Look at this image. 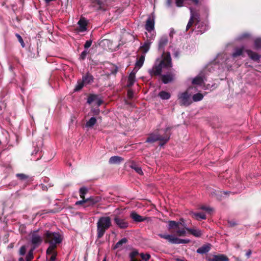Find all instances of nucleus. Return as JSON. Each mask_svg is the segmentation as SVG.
<instances>
[{"label":"nucleus","instance_id":"1","mask_svg":"<svg viewBox=\"0 0 261 261\" xmlns=\"http://www.w3.org/2000/svg\"><path fill=\"white\" fill-rule=\"evenodd\" d=\"M43 239L45 243L49 244L47 249V253L56 250L58 245L61 244L63 241L62 237L59 232H52L49 230L44 231Z\"/></svg>","mask_w":261,"mask_h":261},{"label":"nucleus","instance_id":"2","mask_svg":"<svg viewBox=\"0 0 261 261\" xmlns=\"http://www.w3.org/2000/svg\"><path fill=\"white\" fill-rule=\"evenodd\" d=\"M171 127H167L163 134L158 132L150 134L147 138L145 142L153 143L159 141V145L161 147L163 146L169 140L171 135Z\"/></svg>","mask_w":261,"mask_h":261},{"label":"nucleus","instance_id":"3","mask_svg":"<svg viewBox=\"0 0 261 261\" xmlns=\"http://www.w3.org/2000/svg\"><path fill=\"white\" fill-rule=\"evenodd\" d=\"M112 226L111 218L109 216L100 217L96 223L97 239H101L106 231Z\"/></svg>","mask_w":261,"mask_h":261},{"label":"nucleus","instance_id":"4","mask_svg":"<svg viewBox=\"0 0 261 261\" xmlns=\"http://www.w3.org/2000/svg\"><path fill=\"white\" fill-rule=\"evenodd\" d=\"M159 236L163 239L167 240L170 243L174 244H188L190 243V240L189 239H181L175 237L172 235L159 234Z\"/></svg>","mask_w":261,"mask_h":261},{"label":"nucleus","instance_id":"5","mask_svg":"<svg viewBox=\"0 0 261 261\" xmlns=\"http://www.w3.org/2000/svg\"><path fill=\"white\" fill-rule=\"evenodd\" d=\"M163 68L169 69L172 67V59L169 52L163 51L162 60L159 63Z\"/></svg>","mask_w":261,"mask_h":261},{"label":"nucleus","instance_id":"6","mask_svg":"<svg viewBox=\"0 0 261 261\" xmlns=\"http://www.w3.org/2000/svg\"><path fill=\"white\" fill-rule=\"evenodd\" d=\"M169 229H176L177 230L175 231L176 234L179 237H184L186 236V230L185 229H180L179 227V223L175 221H169L168 222Z\"/></svg>","mask_w":261,"mask_h":261},{"label":"nucleus","instance_id":"7","mask_svg":"<svg viewBox=\"0 0 261 261\" xmlns=\"http://www.w3.org/2000/svg\"><path fill=\"white\" fill-rule=\"evenodd\" d=\"M115 224L121 229H125L128 227V223L125 218L119 215H114Z\"/></svg>","mask_w":261,"mask_h":261},{"label":"nucleus","instance_id":"8","mask_svg":"<svg viewBox=\"0 0 261 261\" xmlns=\"http://www.w3.org/2000/svg\"><path fill=\"white\" fill-rule=\"evenodd\" d=\"M206 261H229V258L224 254H208L205 256Z\"/></svg>","mask_w":261,"mask_h":261},{"label":"nucleus","instance_id":"9","mask_svg":"<svg viewBox=\"0 0 261 261\" xmlns=\"http://www.w3.org/2000/svg\"><path fill=\"white\" fill-rule=\"evenodd\" d=\"M178 99H179V103L180 106H188L191 103L192 101L190 99V95L186 91L178 95Z\"/></svg>","mask_w":261,"mask_h":261},{"label":"nucleus","instance_id":"10","mask_svg":"<svg viewBox=\"0 0 261 261\" xmlns=\"http://www.w3.org/2000/svg\"><path fill=\"white\" fill-rule=\"evenodd\" d=\"M162 68H163L159 63L157 64L155 63L152 69H149L148 72L151 76L161 75L162 72Z\"/></svg>","mask_w":261,"mask_h":261},{"label":"nucleus","instance_id":"11","mask_svg":"<svg viewBox=\"0 0 261 261\" xmlns=\"http://www.w3.org/2000/svg\"><path fill=\"white\" fill-rule=\"evenodd\" d=\"M106 0H92L93 6L97 10H105Z\"/></svg>","mask_w":261,"mask_h":261},{"label":"nucleus","instance_id":"12","mask_svg":"<svg viewBox=\"0 0 261 261\" xmlns=\"http://www.w3.org/2000/svg\"><path fill=\"white\" fill-rule=\"evenodd\" d=\"M174 74L171 72L161 75L162 81L165 84L172 82L174 80Z\"/></svg>","mask_w":261,"mask_h":261},{"label":"nucleus","instance_id":"13","mask_svg":"<svg viewBox=\"0 0 261 261\" xmlns=\"http://www.w3.org/2000/svg\"><path fill=\"white\" fill-rule=\"evenodd\" d=\"M101 200V198L100 196H91L88 198H86L87 205L85 206L93 205L100 202Z\"/></svg>","mask_w":261,"mask_h":261},{"label":"nucleus","instance_id":"14","mask_svg":"<svg viewBox=\"0 0 261 261\" xmlns=\"http://www.w3.org/2000/svg\"><path fill=\"white\" fill-rule=\"evenodd\" d=\"M211 244L209 243L204 244L197 249L196 252L200 254H206L211 250Z\"/></svg>","mask_w":261,"mask_h":261},{"label":"nucleus","instance_id":"15","mask_svg":"<svg viewBox=\"0 0 261 261\" xmlns=\"http://www.w3.org/2000/svg\"><path fill=\"white\" fill-rule=\"evenodd\" d=\"M245 52L251 60L254 61L259 62L260 58V56L259 54L250 49H246Z\"/></svg>","mask_w":261,"mask_h":261},{"label":"nucleus","instance_id":"16","mask_svg":"<svg viewBox=\"0 0 261 261\" xmlns=\"http://www.w3.org/2000/svg\"><path fill=\"white\" fill-rule=\"evenodd\" d=\"M145 29L149 32H150L154 30V20L153 18L148 17L146 21L145 25Z\"/></svg>","mask_w":261,"mask_h":261},{"label":"nucleus","instance_id":"17","mask_svg":"<svg viewBox=\"0 0 261 261\" xmlns=\"http://www.w3.org/2000/svg\"><path fill=\"white\" fill-rule=\"evenodd\" d=\"M42 242V239L41 237L36 233V232H34L32 235L31 243L33 245L37 246L40 245Z\"/></svg>","mask_w":261,"mask_h":261},{"label":"nucleus","instance_id":"18","mask_svg":"<svg viewBox=\"0 0 261 261\" xmlns=\"http://www.w3.org/2000/svg\"><path fill=\"white\" fill-rule=\"evenodd\" d=\"M168 42V39L167 37L166 36H163L162 37L159 42V46L158 48L159 50L163 51H164V47L165 46L167 45V43Z\"/></svg>","mask_w":261,"mask_h":261},{"label":"nucleus","instance_id":"19","mask_svg":"<svg viewBox=\"0 0 261 261\" xmlns=\"http://www.w3.org/2000/svg\"><path fill=\"white\" fill-rule=\"evenodd\" d=\"M94 79L93 76L89 72L83 75L82 77V81L84 82L85 85L90 84L93 83Z\"/></svg>","mask_w":261,"mask_h":261},{"label":"nucleus","instance_id":"20","mask_svg":"<svg viewBox=\"0 0 261 261\" xmlns=\"http://www.w3.org/2000/svg\"><path fill=\"white\" fill-rule=\"evenodd\" d=\"M124 161V159L119 156H113L110 158L109 163L110 164H120Z\"/></svg>","mask_w":261,"mask_h":261},{"label":"nucleus","instance_id":"21","mask_svg":"<svg viewBox=\"0 0 261 261\" xmlns=\"http://www.w3.org/2000/svg\"><path fill=\"white\" fill-rule=\"evenodd\" d=\"M130 218L135 222H141L144 221L146 218H143L141 216L135 212H133L130 214Z\"/></svg>","mask_w":261,"mask_h":261},{"label":"nucleus","instance_id":"22","mask_svg":"<svg viewBox=\"0 0 261 261\" xmlns=\"http://www.w3.org/2000/svg\"><path fill=\"white\" fill-rule=\"evenodd\" d=\"M77 23L79 25V31L80 32H84L86 31L87 22L85 18H81Z\"/></svg>","mask_w":261,"mask_h":261},{"label":"nucleus","instance_id":"23","mask_svg":"<svg viewBox=\"0 0 261 261\" xmlns=\"http://www.w3.org/2000/svg\"><path fill=\"white\" fill-rule=\"evenodd\" d=\"M191 17L190 19H192L195 22V24L196 25L199 21V15L198 13L193 11L190 8Z\"/></svg>","mask_w":261,"mask_h":261},{"label":"nucleus","instance_id":"24","mask_svg":"<svg viewBox=\"0 0 261 261\" xmlns=\"http://www.w3.org/2000/svg\"><path fill=\"white\" fill-rule=\"evenodd\" d=\"M17 178L22 182H29L31 180V178L29 175L23 173H17L16 175Z\"/></svg>","mask_w":261,"mask_h":261},{"label":"nucleus","instance_id":"25","mask_svg":"<svg viewBox=\"0 0 261 261\" xmlns=\"http://www.w3.org/2000/svg\"><path fill=\"white\" fill-rule=\"evenodd\" d=\"M244 51V47L243 46L242 47H240V48H238V47L235 48L234 51L232 54V56L234 58H237L240 56H242L243 57H244V56L243 55Z\"/></svg>","mask_w":261,"mask_h":261},{"label":"nucleus","instance_id":"26","mask_svg":"<svg viewBox=\"0 0 261 261\" xmlns=\"http://www.w3.org/2000/svg\"><path fill=\"white\" fill-rule=\"evenodd\" d=\"M135 72L132 71L128 77L127 86L130 87H132L135 82Z\"/></svg>","mask_w":261,"mask_h":261},{"label":"nucleus","instance_id":"27","mask_svg":"<svg viewBox=\"0 0 261 261\" xmlns=\"http://www.w3.org/2000/svg\"><path fill=\"white\" fill-rule=\"evenodd\" d=\"M187 230L190 234H192L195 237H201L202 233L201 231L199 229H192V228H187Z\"/></svg>","mask_w":261,"mask_h":261},{"label":"nucleus","instance_id":"28","mask_svg":"<svg viewBox=\"0 0 261 261\" xmlns=\"http://www.w3.org/2000/svg\"><path fill=\"white\" fill-rule=\"evenodd\" d=\"M144 60H145V55H141L140 57V58H139V59H138L137 60V62L135 64V67L134 70L136 68H138V69L140 68H141L143 65Z\"/></svg>","mask_w":261,"mask_h":261},{"label":"nucleus","instance_id":"29","mask_svg":"<svg viewBox=\"0 0 261 261\" xmlns=\"http://www.w3.org/2000/svg\"><path fill=\"white\" fill-rule=\"evenodd\" d=\"M127 242H128L127 239L126 238H124L122 239L121 240H120V241H119L115 245V246H113V249L114 250H115L116 249L121 248L123 244H126Z\"/></svg>","mask_w":261,"mask_h":261},{"label":"nucleus","instance_id":"30","mask_svg":"<svg viewBox=\"0 0 261 261\" xmlns=\"http://www.w3.org/2000/svg\"><path fill=\"white\" fill-rule=\"evenodd\" d=\"M99 98L98 95L94 94H90L87 98V102L90 105L93 102H96V101Z\"/></svg>","mask_w":261,"mask_h":261},{"label":"nucleus","instance_id":"31","mask_svg":"<svg viewBox=\"0 0 261 261\" xmlns=\"http://www.w3.org/2000/svg\"><path fill=\"white\" fill-rule=\"evenodd\" d=\"M130 167L134 169L139 174L142 175L143 174L141 168L138 166L135 162H133L131 163Z\"/></svg>","mask_w":261,"mask_h":261},{"label":"nucleus","instance_id":"32","mask_svg":"<svg viewBox=\"0 0 261 261\" xmlns=\"http://www.w3.org/2000/svg\"><path fill=\"white\" fill-rule=\"evenodd\" d=\"M159 96L162 99H165V100L169 99L171 97L170 94L169 92H167L165 91H161L159 94Z\"/></svg>","mask_w":261,"mask_h":261},{"label":"nucleus","instance_id":"33","mask_svg":"<svg viewBox=\"0 0 261 261\" xmlns=\"http://www.w3.org/2000/svg\"><path fill=\"white\" fill-rule=\"evenodd\" d=\"M193 217H194L197 220H199V219L205 220L206 219V215L202 213H195L193 214Z\"/></svg>","mask_w":261,"mask_h":261},{"label":"nucleus","instance_id":"34","mask_svg":"<svg viewBox=\"0 0 261 261\" xmlns=\"http://www.w3.org/2000/svg\"><path fill=\"white\" fill-rule=\"evenodd\" d=\"M96 122V119L95 117H91L86 123L87 127H92Z\"/></svg>","mask_w":261,"mask_h":261},{"label":"nucleus","instance_id":"35","mask_svg":"<svg viewBox=\"0 0 261 261\" xmlns=\"http://www.w3.org/2000/svg\"><path fill=\"white\" fill-rule=\"evenodd\" d=\"M85 83L82 80H78L77 82V84L76 85L74 88V91H80L84 87Z\"/></svg>","mask_w":261,"mask_h":261},{"label":"nucleus","instance_id":"36","mask_svg":"<svg viewBox=\"0 0 261 261\" xmlns=\"http://www.w3.org/2000/svg\"><path fill=\"white\" fill-rule=\"evenodd\" d=\"M254 49H261V38H256L254 41Z\"/></svg>","mask_w":261,"mask_h":261},{"label":"nucleus","instance_id":"37","mask_svg":"<svg viewBox=\"0 0 261 261\" xmlns=\"http://www.w3.org/2000/svg\"><path fill=\"white\" fill-rule=\"evenodd\" d=\"M46 255H51L50 258L48 260V261H55L56 259V257L57 255V252L56 250H54L51 252L47 253L46 252Z\"/></svg>","mask_w":261,"mask_h":261},{"label":"nucleus","instance_id":"38","mask_svg":"<svg viewBox=\"0 0 261 261\" xmlns=\"http://www.w3.org/2000/svg\"><path fill=\"white\" fill-rule=\"evenodd\" d=\"M203 83V79L200 76H196L192 81L193 85H200Z\"/></svg>","mask_w":261,"mask_h":261},{"label":"nucleus","instance_id":"39","mask_svg":"<svg viewBox=\"0 0 261 261\" xmlns=\"http://www.w3.org/2000/svg\"><path fill=\"white\" fill-rule=\"evenodd\" d=\"M88 190L86 187H82L80 189V196L83 199H86L85 195L87 193Z\"/></svg>","mask_w":261,"mask_h":261},{"label":"nucleus","instance_id":"40","mask_svg":"<svg viewBox=\"0 0 261 261\" xmlns=\"http://www.w3.org/2000/svg\"><path fill=\"white\" fill-rule=\"evenodd\" d=\"M203 95L200 93H196L193 96V100L194 101H198L202 99Z\"/></svg>","mask_w":261,"mask_h":261},{"label":"nucleus","instance_id":"41","mask_svg":"<svg viewBox=\"0 0 261 261\" xmlns=\"http://www.w3.org/2000/svg\"><path fill=\"white\" fill-rule=\"evenodd\" d=\"M150 43L149 42H146L144 43L143 45L141 46V48L144 53H147L150 48Z\"/></svg>","mask_w":261,"mask_h":261},{"label":"nucleus","instance_id":"42","mask_svg":"<svg viewBox=\"0 0 261 261\" xmlns=\"http://www.w3.org/2000/svg\"><path fill=\"white\" fill-rule=\"evenodd\" d=\"M200 209L206 211L208 214H211L214 211V210L210 207L205 205H202L200 207Z\"/></svg>","mask_w":261,"mask_h":261},{"label":"nucleus","instance_id":"43","mask_svg":"<svg viewBox=\"0 0 261 261\" xmlns=\"http://www.w3.org/2000/svg\"><path fill=\"white\" fill-rule=\"evenodd\" d=\"M34 257L33 250L31 249L29 251L28 254L26 256V261H31Z\"/></svg>","mask_w":261,"mask_h":261},{"label":"nucleus","instance_id":"44","mask_svg":"<svg viewBox=\"0 0 261 261\" xmlns=\"http://www.w3.org/2000/svg\"><path fill=\"white\" fill-rule=\"evenodd\" d=\"M250 37V34L248 33H244L242 34L239 37V40H243L245 39H249Z\"/></svg>","mask_w":261,"mask_h":261},{"label":"nucleus","instance_id":"45","mask_svg":"<svg viewBox=\"0 0 261 261\" xmlns=\"http://www.w3.org/2000/svg\"><path fill=\"white\" fill-rule=\"evenodd\" d=\"M15 36H16V37H17V38L18 39V41L19 42V43H20V44H21V46H22V47H24V46H25V43H24V41H23V39H22V38L21 37V36L19 34H17V33H16V34H15Z\"/></svg>","mask_w":261,"mask_h":261},{"label":"nucleus","instance_id":"46","mask_svg":"<svg viewBox=\"0 0 261 261\" xmlns=\"http://www.w3.org/2000/svg\"><path fill=\"white\" fill-rule=\"evenodd\" d=\"M140 256L141 257L142 259H143L144 261H148L149 258H150V255L149 254H144V253H141Z\"/></svg>","mask_w":261,"mask_h":261},{"label":"nucleus","instance_id":"47","mask_svg":"<svg viewBox=\"0 0 261 261\" xmlns=\"http://www.w3.org/2000/svg\"><path fill=\"white\" fill-rule=\"evenodd\" d=\"M179 223V226L180 225L182 226L184 228L182 229H185V230H187V225L186 224V222L185 221V220L183 218H180L179 219V221L178 222Z\"/></svg>","mask_w":261,"mask_h":261},{"label":"nucleus","instance_id":"48","mask_svg":"<svg viewBox=\"0 0 261 261\" xmlns=\"http://www.w3.org/2000/svg\"><path fill=\"white\" fill-rule=\"evenodd\" d=\"M87 54V51L86 50H84L81 54L79 59L81 60H84L86 59Z\"/></svg>","mask_w":261,"mask_h":261},{"label":"nucleus","instance_id":"49","mask_svg":"<svg viewBox=\"0 0 261 261\" xmlns=\"http://www.w3.org/2000/svg\"><path fill=\"white\" fill-rule=\"evenodd\" d=\"M184 0H175V4L177 7H181L184 5Z\"/></svg>","mask_w":261,"mask_h":261},{"label":"nucleus","instance_id":"50","mask_svg":"<svg viewBox=\"0 0 261 261\" xmlns=\"http://www.w3.org/2000/svg\"><path fill=\"white\" fill-rule=\"evenodd\" d=\"M26 252V248L24 246H22L20 247L19 250V254L20 255H23L25 254Z\"/></svg>","mask_w":261,"mask_h":261},{"label":"nucleus","instance_id":"51","mask_svg":"<svg viewBox=\"0 0 261 261\" xmlns=\"http://www.w3.org/2000/svg\"><path fill=\"white\" fill-rule=\"evenodd\" d=\"M92 41L91 40H87L84 44L85 49H87L90 47L92 44Z\"/></svg>","mask_w":261,"mask_h":261},{"label":"nucleus","instance_id":"52","mask_svg":"<svg viewBox=\"0 0 261 261\" xmlns=\"http://www.w3.org/2000/svg\"><path fill=\"white\" fill-rule=\"evenodd\" d=\"M138 252L137 250H134L131 252L129 254V257L130 258H136V256L138 254Z\"/></svg>","mask_w":261,"mask_h":261},{"label":"nucleus","instance_id":"53","mask_svg":"<svg viewBox=\"0 0 261 261\" xmlns=\"http://www.w3.org/2000/svg\"><path fill=\"white\" fill-rule=\"evenodd\" d=\"M228 224L230 227H233L237 225V223L234 221L228 220Z\"/></svg>","mask_w":261,"mask_h":261},{"label":"nucleus","instance_id":"54","mask_svg":"<svg viewBox=\"0 0 261 261\" xmlns=\"http://www.w3.org/2000/svg\"><path fill=\"white\" fill-rule=\"evenodd\" d=\"M91 111L94 115H98L99 113V109H93L91 110Z\"/></svg>","mask_w":261,"mask_h":261},{"label":"nucleus","instance_id":"55","mask_svg":"<svg viewBox=\"0 0 261 261\" xmlns=\"http://www.w3.org/2000/svg\"><path fill=\"white\" fill-rule=\"evenodd\" d=\"M127 95L129 99H132L134 95L133 92L132 90H129L127 91Z\"/></svg>","mask_w":261,"mask_h":261},{"label":"nucleus","instance_id":"56","mask_svg":"<svg viewBox=\"0 0 261 261\" xmlns=\"http://www.w3.org/2000/svg\"><path fill=\"white\" fill-rule=\"evenodd\" d=\"M84 203H86V199H83L82 200H80V201H76V203H75V205H82V204H83Z\"/></svg>","mask_w":261,"mask_h":261},{"label":"nucleus","instance_id":"57","mask_svg":"<svg viewBox=\"0 0 261 261\" xmlns=\"http://www.w3.org/2000/svg\"><path fill=\"white\" fill-rule=\"evenodd\" d=\"M95 102H96V104L97 106V107H99L102 103L103 101L98 98Z\"/></svg>","mask_w":261,"mask_h":261},{"label":"nucleus","instance_id":"58","mask_svg":"<svg viewBox=\"0 0 261 261\" xmlns=\"http://www.w3.org/2000/svg\"><path fill=\"white\" fill-rule=\"evenodd\" d=\"M172 0H167L166 1V5L168 7H170L172 6Z\"/></svg>","mask_w":261,"mask_h":261},{"label":"nucleus","instance_id":"59","mask_svg":"<svg viewBox=\"0 0 261 261\" xmlns=\"http://www.w3.org/2000/svg\"><path fill=\"white\" fill-rule=\"evenodd\" d=\"M194 23H195V22L192 20V19H190L187 24L192 27Z\"/></svg>","mask_w":261,"mask_h":261},{"label":"nucleus","instance_id":"60","mask_svg":"<svg viewBox=\"0 0 261 261\" xmlns=\"http://www.w3.org/2000/svg\"><path fill=\"white\" fill-rule=\"evenodd\" d=\"M251 254V251L249 250L246 253V255L247 258H249Z\"/></svg>","mask_w":261,"mask_h":261},{"label":"nucleus","instance_id":"61","mask_svg":"<svg viewBox=\"0 0 261 261\" xmlns=\"http://www.w3.org/2000/svg\"><path fill=\"white\" fill-rule=\"evenodd\" d=\"M191 1L195 5H197L199 3V0H191Z\"/></svg>","mask_w":261,"mask_h":261},{"label":"nucleus","instance_id":"62","mask_svg":"<svg viewBox=\"0 0 261 261\" xmlns=\"http://www.w3.org/2000/svg\"><path fill=\"white\" fill-rule=\"evenodd\" d=\"M13 247H14V244H13V243H10V244L8 245V247L9 248H13Z\"/></svg>","mask_w":261,"mask_h":261},{"label":"nucleus","instance_id":"63","mask_svg":"<svg viewBox=\"0 0 261 261\" xmlns=\"http://www.w3.org/2000/svg\"><path fill=\"white\" fill-rule=\"evenodd\" d=\"M130 261H141L136 258H130Z\"/></svg>","mask_w":261,"mask_h":261},{"label":"nucleus","instance_id":"64","mask_svg":"<svg viewBox=\"0 0 261 261\" xmlns=\"http://www.w3.org/2000/svg\"><path fill=\"white\" fill-rule=\"evenodd\" d=\"M175 261H187V260L180 259V258H176Z\"/></svg>","mask_w":261,"mask_h":261}]
</instances>
